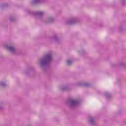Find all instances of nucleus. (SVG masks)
<instances>
[{
  "mask_svg": "<svg viewBox=\"0 0 126 126\" xmlns=\"http://www.w3.org/2000/svg\"><path fill=\"white\" fill-rule=\"evenodd\" d=\"M52 61H53V55L52 52H49L40 58L38 63L40 67L44 68V67L48 66L52 63Z\"/></svg>",
  "mask_w": 126,
  "mask_h": 126,
  "instance_id": "1",
  "label": "nucleus"
},
{
  "mask_svg": "<svg viewBox=\"0 0 126 126\" xmlns=\"http://www.w3.org/2000/svg\"><path fill=\"white\" fill-rule=\"evenodd\" d=\"M67 105L71 108H75L79 105V101L78 100L70 99L67 102Z\"/></svg>",
  "mask_w": 126,
  "mask_h": 126,
  "instance_id": "2",
  "label": "nucleus"
},
{
  "mask_svg": "<svg viewBox=\"0 0 126 126\" xmlns=\"http://www.w3.org/2000/svg\"><path fill=\"white\" fill-rule=\"evenodd\" d=\"M76 22H78V18L76 17H72L66 21V24L71 25L72 24H75Z\"/></svg>",
  "mask_w": 126,
  "mask_h": 126,
  "instance_id": "3",
  "label": "nucleus"
},
{
  "mask_svg": "<svg viewBox=\"0 0 126 126\" xmlns=\"http://www.w3.org/2000/svg\"><path fill=\"white\" fill-rule=\"evenodd\" d=\"M5 48H7L8 51L10 52L12 54H16L17 53V50H16V49H15V47L12 46H7V45H6Z\"/></svg>",
  "mask_w": 126,
  "mask_h": 126,
  "instance_id": "4",
  "label": "nucleus"
},
{
  "mask_svg": "<svg viewBox=\"0 0 126 126\" xmlns=\"http://www.w3.org/2000/svg\"><path fill=\"white\" fill-rule=\"evenodd\" d=\"M55 21V18L52 16H49L45 20V23L46 24H50V23H53Z\"/></svg>",
  "mask_w": 126,
  "mask_h": 126,
  "instance_id": "5",
  "label": "nucleus"
},
{
  "mask_svg": "<svg viewBox=\"0 0 126 126\" xmlns=\"http://www.w3.org/2000/svg\"><path fill=\"white\" fill-rule=\"evenodd\" d=\"M34 13L36 17H41L42 15H44V12L42 11H37L35 12Z\"/></svg>",
  "mask_w": 126,
  "mask_h": 126,
  "instance_id": "6",
  "label": "nucleus"
},
{
  "mask_svg": "<svg viewBox=\"0 0 126 126\" xmlns=\"http://www.w3.org/2000/svg\"><path fill=\"white\" fill-rule=\"evenodd\" d=\"M61 89L63 91H68V90H69V87L67 86H63L61 87Z\"/></svg>",
  "mask_w": 126,
  "mask_h": 126,
  "instance_id": "7",
  "label": "nucleus"
},
{
  "mask_svg": "<svg viewBox=\"0 0 126 126\" xmlns=\"http://www.w3.org/2000/svg\"><path fill=\"white\" fill-rule=\"evenodd\" d=\"M41 2H45L44 0H32V3H40Z\"/></svg>",
  "mask_w": 126,
  "mask_h": 126,
  "instance_id": "8",
  "label": "nucleus"
},
{
  "mask_svg": "<svg viewBox=\"0 0 126 126\" xmlns=\"http://www.w3.org/2000/svg\"><path fill=\"white\" fill-rule=\"evenodd\" d=\"M51 40L54 42H59V37H58V35H54L51 38Z\"/></svg>",
  "mask_w": 126,
  "mask_h": 126,
  "instance_id": "9",
  "label": "nucleus"
},
{
  "mask_svg": "<svg viewBox=\"0 0 126 126\" xmlns=\"http://www.w3.org/2000/svg\"><path fill=\"white\" fill-rule=\"evenodd\" d=\"M89 123L91 125H94V124H95V120H94V118H90L89 119Z\"/></svg>",
  "mask_w": 126,
  "mask_h": 126,
  "instance_id": "10",
  "label": "nucleus"
},
{
  "mask_svg": "<svg viewBox=\"0 0 126 126\" xmlns=\"http://www.w3.org/2000/svg\"><path fill=\"white\" fill-rule=\"evenodd\" d=\"M77 85L78 86H89V84H82L81 83H78Z\"/></svg>",
  "mask_w": 126,
  "mask_h": 126,
  "instance_id": "11",
  "label": "nucleus"
},
{
  "mask_svg": "<svg viewBox=\"0 0 126 126\" xmlns=\"http://www.w3.org/2000/svg\"><path fill=\"white\" fill-rule=\"evenodd\" d=\"M66 63L67 64V65H70V64H71V63H72V61L69 60H68L66 61Z\"/></svg>",
  "mask_w": 126,
  "mask_h": 126,
  "instance_id": "12",
  "label": "nucleus"
},
{
  "mask_svg": "<svg viewBox=\"0 0 126 126\" xmlns=\"http://www.w3.org/2000/svg\"><path fill=\"white\" fill-rule=\"evenodd\" d=\"M105 96L106 98H110V97H111V94L109 93H105Z\"/></svg>",
  "mask_w": 126,
  "mask_h": 126,
  "instance_id": "13",
  "label": "nucleus"
},
{
  "mask_svg": "<svg viewBox=\"0 0 126 126\" xmlns=\"http://www.w3.org/2000/svg\"><path fill=\"white\" fill-rule=\"evenodd\" d=\"M0 86L2 87H5V83L3 82H0Z\"/></svg>",
  "mask_w": 126,
  "mask_h": 126,
  "instance_id": "14",
  "label": "nucleus"
},
{
  "mask_svg": "<svg viewBox=\"0 0 126 126\" xmlns=\"http://www.w3.org/2000/svg\"><path fill=\"white\" fill-rule=\"evenodd\" d=\"M25 12L28 14H31L32 13V12L30 10H26Z\"/></svg>",
  "mask_w": 126,
  "mask_h": 126,
  "instance_id": "15",
  "label": "nucleus"
},
{
  "mask_svg": "<svg viewBox=\"0 0 126 126\" xmlns=\"http://www.w3.org/2000/svg\"><path fill=\"white\" fill-rule=\"evenodd\" d=\"M14 20H15V19H14V17H10L9 18L10 21H11V22L14 21Z\"/></svg>",
  "mask_w": 126,
  "mask_h": 126,
  "instance_id": "16",
  "label": "nucleus"
},
{
  "mask_svg": "<svg viewBox=\"0 0 126 126\" xmlns=\"http://www.w3.org/2000/svg\"><path fill=\"white\" fill-rule=\"evenodd\" d=\"M120 65H121V66H126V63H124V62H122L121 63Z\"/></svg>",
  "mask_w": 126,
  "mask_h": 126,
  "instance_id": "17",
  "label": "nucleus"
},
{
  "mask_svg": "<svg viewBox=\"0 0 126 126\" xmlns=\"http://www.w3.org/2000/svg\"><path fill=\"white\" fill-rule=\"evenodd\" d=\"M8 5L7 3H5L2 5V7H7Z\"/></svg>",
  "mask_w": 126,
  "mask_h": 126,
  "instance_id": "18",
  "label": "nucleus"
},
{
  "mask_svg": "<svg viewBox=\"0 0 126 126\" xmlns=\"http://www.w3.org/2000/svg\"><path fill=\"white\" fill-rule=\"evenodd\" d=\"M122 2L123 4H125V3L126 2V0H123L122 1Z\"/></svg>",
  "mask_w": 126,
  "mask_h": 126,
  "instance_id": "19",
  "label": "nucleus"
},
{
  "mask_svg": "<svg viewBox=\"0 0 126 126\" xmlns=\"http://www.w3.org/2000/svg\"><path fill=\"white\" fill-rule=\"evenodd\" d=\"M1 105H0V109H1Z\"/></svg>",
  "mask_w": 126,
  "mask_h": 126,
  "instance_id": "20",
  "label": "nucleus"
}]
</instances>
